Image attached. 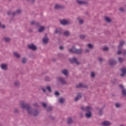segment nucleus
<instances>
[{
	"label": "nucleus",
	"mask_w": 126,
	"mask_h": 126,
	"mask_svg": "<svg viewBox=\"0 0 126 126\" xmlns=\"http://www.w3.org/2000/svg\"><path fill=\"white\" fill-rule=\"evenodd\" d=\"M21 107L23 110H27L28 115L33 116V117H37L40 114L39 110L36 108L33 109L31 108L30 104L26 103L25 101L21 102Z\"/></svg>",
	"instance_id": "1"
},
{
	"label": "nucleus",
	"mask_w": 126,
	"mask_h": 126,
	"mask_svg": "<svg viewBox=\"0 0 126 126\" xmlns=\"http://www.w3.org/2000/svg\"><path fill=\"white\" fill-rule=\"evenodd\" d=\"M81 110L85 112V116L87 119H90L91 117H92V112H91V107L88 106L87 107L82 106L81 107Z\"/></svg>",
	"instance_id": "2"
},
{
	"label": "nucleus",
	"mask_w": 126,
	"mask_h": 126,
	"mask_svg": "<svg viewBox=\"0 0 126 126\" xmlns=\"http://www.w3.org/2000/svg\"><path fill=\"white\" fill-rule=\"evenodd\" d=\"M69 61L71 63H75V64H77V65H79V64H80V63H79L77 58L75 57H73L72 58L69 59Z\"/></svg>",
	"instance_id": "3"
},
{
	"label": "nucleus",
	"mask_w": 126,
	"mask_h": 126,
	"mask_svg": "<svg viewBox=\"0 0 126 126\" xmlns=\"http://www.w3.org/2000/svg\"><path fill=\"white\" fill-rule=\"evenodd\" d=\"M60 24H61V25H63V26L65 25H69V24H70V21H67L65 19H63L62 20L60 21Z\"/></svg>",
	"instance_id": "4"
},
{
	"label": "nucleus",
	"mask_w": 126,
	"mask_h": 126,
	"mask_svg": "<svg viewBox=\"0 0 126 126\" xmlns=\"http://www.w3.org/2000/svg\"><path fill=\"white\" fill-rule=\"evenodd\" d=\"M119 86L120 88L121 89V93L122 94V95L126 96V89H125V87H124V85L120 84Z\"/></svg>",
	"instance_id": "5"
},
{
	"label": "nucleus",
	"mask_w": 126,
	"mask_h": 126,
	"mask_svg": "<svg viewBox=\"0 0 126 126\" xmlns=\"http://www.w3.org/2000/svg\"><path fill=\"white\" fill-rule=\"evenodd\" d=\"M28 48L29 50H32V51L37 50V46L34 45L33 43H31V44H29L28 45Z\"/></svg>",
	"instance_id": "6"
},
{
	"label": "nucleus",
	"mask_w": 126,
	"mask_h": 126,
	"mask_svg": "<svg viewBox=\"0 0 126 126\" xmlns=\"http://www.w3.org/2000/svg\"><path fill=\"white\" fill-rule=\"evenodd\" d=\"M58 81L61 83V84H63V85H66L67 83L65 81V79L63 77H58Z\"/></svg>",
	"instance_id": "7"
},
{
	"label": "nucleus",
	"mask_w": 126,
	"mask_h": 126,
	"mask_svg": "<svg viewBox=\"0 0 126 126\" xmlns=\"http://www.w3.org/2000/svg\"><path fill=\"white\" fill-rule=\"evenodd\" d=\"M82 98V94L81 93H78L77 94V96L75 97L74 101L75 102H77L78 100Z\"/></svg>",
	"instance_id": "8"
},
{
	"label": "nucleus",
	"mask_w": 126,
	"mask_h": 126,
	"mask_svg": "<svg viewBox=\"0 0 126 126\" xmlns=\"http://www.w3.org/2000/svg\"><path fill=\"white\" fill-rule=\"evenodd\" d=\"M42 42L43 44H48L49 42V37H48L47 34H45L44 37L43 38Z\"/></svg>",
	"instance_id": "9"
},
{
	"label": "nucleus",
	"mask_w": 126,
	"mask_h": 126,
	"mask_svg": "<svg viewBox=\"0 0 126 126\" xmlns=\"http://www.w3.org/2000/svg\"><path fill=\"white\" fill-rule=\"evenodd\" d=\"M62 31L63 30H62V28H58L55 30L54 33L58 34V35H62Z\"/></svg>",
	"instance_id": "10"
},
{
	"label": "nucleus",
	"mask_w": 126,
	"mask_h": 126,
	"mask_svg": "<svg viewBox=\"0 0 126 126\" xmlns=\"http://www.w3.org/2000/svg\"><path fill=\"white\" fill-rule=\"evenodd\" d=\"M117 64V61L115 60V59H111L109 60V65L110 66H114Z\"/></svg>",
	"instance_id": "11"
},
{
	"label": "nucleus",
	"mask_w": 126,
	"mask_h": 126,
	"mask_svg": "<svg viewBox=\"0 0 126 126\" xmlns=\"http://www.w3.org/2000/svg\"><path fill=\"white\" fill-rule=\"evenodd\" d=\"M87 85L80 83L76 85V88H87Z\"/></svg>",
	"instance_id": "12"
},
{
	"label": "nucleus",
	"mask_w": 126,
	"mask_h": 126,
	"mask_svg": "<svg viewBox=\"0 0 126 126\" xmlns=\"http://www.w3.org/2000/svg\"><path fill=\"white\" fill-rule=\"evenodd\" d=\"M76 3L78 4H88V1H81L80 0H76Z\"/></svg>",
	"instance_id": "13"
},
{
	"label": "nucleus",
	"mask_w": 126,
	"mask_h": 126,
	"mask_svg": "<svg viewBox=\"0 0 126 126\" xmlns=\"http://www.w3.org/2000/svg\"><path fill=\"white\" fill-rule=\"evenodd\" d=\"M54 8L55 9H63V8H64V6L56 4L55 5Z\"/></svg>",
	"instance_id": "14"
},
{
	"label": "nucleus",
	"mask_w": 126,
	"mask_h": 126,
	"mask_svg": "<svg viewBox=\"0 0 126 126\" xmlns=\"http://www.w3.org/2000/svg\"><path fill=\"white\" fill-rule=\"evenodd\" d=\"M121 71H122V73L120 75L121 76L123 77L125 76V75L126 74V68L123 67L121 69Z\"/></svg>",
	"instance_id": "15"
},
{
	"label": "nucleus",
	"mask_w": 126,
	"mask_h": 126,
	"mask_svg": "<svg viewBox=\"0 0 126 126\" xmlns=\"http://www.w3.org/2000/svg\"><path fill=\"white\" fill-rule=\"evenodd\" d=\"M0 68L3 70H6L7 69V64H4V63L1 64Z\"/></svg>",
	"instance_id": "16"
},
{
	"label": "nucleus",
	"mask_w": 126,
	"mask_h": 126,
	"mask_svg": "<svg viewBox=\"0 0 126 126\" xmlns=\"http://www.w3.org/2000/svg\"><path fill=\"white\" fill-rule=\"evenodd\" d=\"M76 49L77 48L75 47V46H72L71 49H69V53H72L73 54H75Z\"/></svg>",
	"instance_id": "17"
},
{
	"label": "nucleus",
	"mask_w": 126,
	"mask_h": 126,
	"mask_svg": "<svg viewBox=\"0 0 126 126\" xmlns=\"http://www.w3.org/2000/svg\"><path fill=\"white\" fill-rule=\"evenodd\" d=\"M62 73L65 75V76H67L68 74V70H67L66 69H64L62 70Z\"/></svg>",
	"instance_id": "18"
},
{
	"label": "nucleus",
	"mask_w": 126,
	"mask_h": 126,
	"mask_svg": "<svg viewBox=\"0 0 126 126\" xmlns=\"http://www.w3.org/2000/svg\"><path fill=\"white\" fill-rule=\"evenodd\" d=\"M124 44H125V40L120 41V43L118 45V50H121L122 47L124 46Z\"/></svg>",
	"instance_id": "19"
},
{
	"label": "nucleus",
	"mask_w": 126,
	"mask_h": 126,
	"mask_svg": "<svg viewBox=\"0 0 126 126\" xmlns=\"http://www.w3.org/2000/svg\"><path fill=\"white\" fill-rule=\"evenodd\" d=\"M75 54H76L77 55H81V54H82V49H76V51H75Z\"/></svg>",
	"instance_id": "20"
},
{
	"label": "nucleus",
	"mask_w": 126,
	"mask_h": 126,
	"mask_svg": "<svg viewBox=\"0 0 126 126\" xmlns=\"http://www.w3.org/2000/svg\"><path fill=\"white\" fill-rule=\"evenodd\" d=\"M103 108L98 109V116H99V117H102L103 115Z\"/></svg>",
	"instance_id": "21"
},
{
	"label": "nucleus",
	"mask_w": 126,
	"mask_h": 126,
	"mask_svg": "<svg viewBox=\"0 0 126 126\" xmlns=\"http://www.w3.org/2000/svg\"><path fill=\"white\" fill-rule=\"evenodd\" d=\"M44 30H45V27L41 26L38 29V32H39V33H42V32H44Z\"/></svg>",
	"instance_id": "22"
},
{
	"label": "nucleus",
	"mask_w": 126,
	"mask_h": 126,
	"mask_svg": "<svg viewBox=\"0 0 126 126\" xmlns=\"http://www.w3.org/2000/svg\"><path fill=\"white\" fill-rule=\"evenodd\" d=\"M102 126H111V124L110 123V122H109V121H104L102 123Z\"/></svg>",
	"instance_id": "23"
},
{
	"label": "nucleus",
	"mask_w": 126,
	"mask_h": 126,
	"mask_svg": "<svg viewBox=\"0 0 126 126\" xmlns=\"http://www.w3.org/2000/svg\"><path fill=\"white\" fill-rule=\"evenodd\" d=\"M73 123V120H72V118L71 117H69L68 118L67 121V123L68 125H71Z\"/></svg>",
	"instance_id": "24"
},
{
	"label": "nucleus",
	"mask_w": 126,
	"mask_h": 126,
	"mask_svg": "<svg viewBox=\"0 0 126 126\" xmlns=\"http://www.w3.org/2000/svg\"><path fill=\"white\" fill-rule=\"evenodd\" d=\"M53 108L52 106H49L46 107V112H52V111H53Z\"/></svg>",
	"instance_id": "25"
},
{
	"label": "nucleus",
	"mask_w": 126,
	"mask_h": 126,
	"mask_svg": "<svg viewBox=\"0 0 126 126\" xmlns=\"http://www.w3.org/2000/svg\"><path fill=\"white\" fill-rule=\"evenodd\" d=\"M64 36L65 37H69L70 36V32L68 31H66L63 32Z\"/></svg>",
	"instance_id": "26"
},
{
	"label": "nucleus",
	"mask_w": 126,
	"mask_h": 126,
	"mask_svg": "<svg viewBox=\"0 0 126 126\" xmlns=\"http://www.w3.org/2000/svg\"><path fill=\"white\" fill-rule=\"evenodd\" d=\"M14 56L16 57L17 59H19L20 58V54L18 53V52H14Z\"/></svg>",
	"instance_id": "27"
},
{
	"label": "nucleus",
	"mask_w": 126,
	"mask_h": 126,
	"mask_svg": "<svg viewBox=\"0 0 126 126\" xmlns=\"http://www.w3.org/2000/svg\"><path fill=\"white\" fill-rule=\"evenodd\" d=\"M59 102L60 104H63L64 103V99L63 98L61 97L59 99Z\"/></svg>",
	"instance_id": "28"
},
{
	"label": "nucleus",
	"mask_w": 126,
	"mask_h": 126,
	"mask_svg": "<svg viewBox=\"0 0 126 126\" xmlns=\"http://www.w3.org/2000/svg\"><path fill=\"white\" fill-rule=\"evenodd\" d=\"M105 21H106V22H108V23H110V22H112V20L108 17H105Z\"/></svg>",
	"instance_id": "29"
},
{
	"label": "nucleus",
	"mask_w": 126,
	"mask_h": 126,
	"mask_svg": "<svg viewBox=\"0 0 126 126\" xmlns=\"http://www.w3.org/2000/svg\"><path fill=\"white\" fill-rule=\"evenodd\" d=\"M14 85L16 87H19L20 84H19V82L18 81H15L14 82Z\"/></svg>",
	"instance_id": "30"
},
{
	"label": "nucleus",
	"mask_w": 126,
	"mask_h": 126,
	"mask_svg": "<svg viewBox=\"0 0 126 126\" xmlns=\"http://www.w3.org/2000/svg\"><path fill=\"white\" fill-rule=\"evenodd\" d=\"M77 19L78 20L79 24H82L83 23V19H80L79 17H77Z\"/></svg>",
	"instance_id": "31"
},
{
	"label": "nucleus",
	"mask_w": 126,
	"mask_h": 126,
	"mask_svg": "<svg viewBox=\"0 0 126 126\" xmlns=\"http://www.w3.org/2000/svg\"><path fill=\"white\" fill-rule=\"evenodd\" d=\"M118 62L120 63H124V59H123L121 57H119L118 58Z\"/></svg>",
	"instance_id": "32"
},
{
	"label": "nucleus",
	"mask_w": 126,
	"mask_h": 126,
	"mask_svg": "<svg viewBox=\"0 0 126 126\" xmlns=\"http://www.w3.org/2000/svg\"><path fill=\"white\" fill-rule=\"evenodd\" d=\"M22 63H26L27 62V59H26V58L24 57L22 59Z\"/></svg>",
	"instance_id": "33"
},
{
	"label": "nucleus",
	"mask_w": 126,
	"mask_h": 126,
	"mask_svg": "<svg viewBox=\"0 0 126 126\" xmlns=\"http://www.w3.org/2000/svg\"><path fill=\"white\" fill-rule=\"evenodd\" d=\"M42 107L43 108H44V109H46L48 107H47V103H45V102H43L42 103Z\"/></svg>",
	"instance_id": "34"
},
{
	"label": "nucleus",
	"mask_w": 126,
	"mask_h": 126,
	"mask_svg": "<svg viewBox=\"0 0 126 126\" xmlns=\"http://www.w3.org/2000/svg\"><path fill=\"white\" fill-rule=\"evenodd\" d=\"M48 118L51 120V121H55V117H53L52 115H50L49 116H48Z\"/></svg>",
	"instance_id": "35"
},
{
	"label": "nucleus",
	"mask_w": 126,
	"mask_h": 126,
	"mask_svg": "<svg viewBox=\"0 0 126 126\" xmlns=\"http://www.w3.org/2000/svg\"><path fill=\"white\" fill-rule=\"evenodd\" d=\"M46 90H47L49 92H52V89H51V87L49 86H47L46 87Z\"/></svg>",
	"instance_id": "36"
},
{
	"label": "nucleus",
	"mask_w": 126,
	"mask_h": 126,
	"mask_svg": "<svg viewBox=\"0 0 126 126\" xmlns=\"http://www.w3.org/2000/svg\"><path fill=\"white\" fill-rule=\"evenodd\" d=\"M88 47L89 49H93L94 48L93 44H91L90 43L88 44Z\"/></svg>",
	"instance_id": "37"
},
{
	"label": "nucleus",
	"mask_w": 126,
	"mask_h": 126,
	"mask_svg": "<svg viewBox=\"0 0 126 126\" xmlns=\"http://www.w3.org/2000/svg\"><path fill=\"white\" fill-rule=\"evenodd\" d=\"M45 81H50L51 80V78L49 76H46L45 78Z\"/></svg>",
	"instance_id": "38"
},
{
	"label": "nucleus",
	"mask_w": 126,
	"mask_h": 126,
	"mask_svg": "<svg viewBox=\"0 0 126 126\" xmlns=\"http://www.w3.org/2000/svg\"><path fill=\"white\" fill-rule=\"evenodd\" d=\"M14 114H18V113H19V110H18V109L17 108H15L14 109Z\"/></svg>",
	"instance_id": "39"
},
{
	"label": "nucleus",
	"mask_w": 126,
	"mask_h": 126,
	"mask_svg": "<svg viewBox=\"0 0 126 126\" xmlns=\"http://www.w3.org/2000/svg\"><path fill=\"white\" fill-rule=\"evenodd\" d=\"M10 38L9 37H5V41L6 42H10Z\"/></svg>",
	"instance_id": "40"
},
{
	"label": "nucleus",
	"mask_w": 126,
	"mask_h": 126,
	"mask_svg": "<svg viewBox=\"0 0 126 126\" xmlns=\"http://www.w3.org/2000/svg\"><path fill=\"white\" fill-rule=\"evenodd\" d=\"M115 107L116 108H120L121 107V104L119 103H115Z\"/></svg>",
	"instance_id": "41"
},
{
	"label": "nucleus",
	"mask_w": 126,
	"mask_h": 126,
	"mask_svg": "<svg viewBox=\"0 0 126 126\" xmlns=\"http://www.w3.org/2000/svg\"><path fill=\"white\" fill-rule=\"evenodd\" d=\"M35 25L37 27H41V24L40 23H38V22H36L35 23Z\"/></svg>",
	"instance_id": "42"
},
{
	"label": "nucleus",
	"mask_w": 126,
	"mask_h": 126,
	"mask_svg": "<svg viewBox=\"0 0 126 126\" xmlns=\"http://www.w3.org/2000/svg\"><path fill=\"white\" fill-rule=\"evenodd\" d=\"M16 13H17L18 14H20V13H21V9H19L17 10Z\"/></svg>",
	"instance_id": "43"
},
{
	"label": "nucleus",
	"mask_w": 126,
	"mask_h": 126,
	"mask_svg": "<svg viewBox=\"0 0 126 126\" xmlns=\"http://www.w3.org/2000/svg\"><path fill=\"white\" fill-rule=\"evenodd\" d=\"M97 60L99 61V62H100V63H102V62H103V58H102L98 57L97 58Z\"/></svg>",
	"instance_id": "44"
},
{
	"label": "nucleus",
	"mask_w": 126,
	"mask_h": 126,
	"mask_svg": "<svg viewBox=\"0 0 126 126\" xmlns=\"http://www.w3.org/2000/svg\"><path fill=\"white\" fill-rule=\"evenodd\" d=\"M36 22L32 21L31 22V25H36Z\"/></svg>",
	"instance_id": "45"
},
{
	"label": "nucleus",
	"mask_w": 126,
	"mask_h": 126,
	"mask_svg": "<svg viewBox=\"0 0 126 126\" xmlns=\"http://www.w3.org/2000/svg\"><path fill=\"white\" fill-rule=\"evenodd\" d=\"M122 54H123V56L126 58V51L124 50L123 51Z\"/></svg>",
	"instance_id": "46"
},
{
	"label": "nucleus",
	"mask_w": 126,
	"mask_h": 126,
	"mask_svg": "<svg viewBox=\"0 0 126 126\" xmlns=\"http://www.w3.org/2000/svg\"><path fill=\"white\" fill-rule=\"evenodd\" d=\"M102 50H103V51H108L109 48H108V47H103V48H102Z\"/></svg>",
	"instance_id": "47"
},
{
	"label": "nucleus",
	"mask_w": 126,
	"mask_h": 126,
	"mask_svg": "<svg viewBox=\"0 0 126 126\" xmlns=\"http://www.w3.org/2000/svg\"><path fill=\"white\" fill-rule=\"evenodd\" d=\"M80 39H84L85 38V35L83 34H81V35L79 36Z\"/></svg>",
	"instance_id": "48"
},
{
	"label": "nucleus",
	"mask_w": 126,
	"mask_h": 126,
	"mask_svg": "<svg viewBox=\"0 0 126 126\" xmlns=\"http://www.w3.org/2000/svg\"><path fill=\"white\" fill-rule=\"evenodd\" d=\"M119 10H120V11H121V12H124V11H125V9H124V8H123V7H121V8H119Z\"/></svg>",
	"instance_id": "49"
},
{
	"label": "nucleus",
	"mask_w": 126,
	"mask_h": 126,
	"mask_svg": "<svg viewBox=\"0 0 126 126\" xmlns=\"http://www.w3.org/2000/svg\"><path fill=\"white\" fill-rule=\"evenodd\" d=\"M91 77H95V73L92 72L91 75Z\"/></svg>",
	"instance_id": "50"
},
{
	"label": "nucleus",
	"mask_w": 126,
	"mask_h": 126,
	"mask_svg": "<svg viewBox=\"0 0 126 126\" xmlns=\"http://www.w3.org/2000/svg\"><path fill=\"white\" fill-rule=\"evenodd\" d=\"M55 94L56 95V96H59V95H60V93L58 91H56L55 93Z\"/></svg>",
	"instance_id": "51"
},
{
	"label": "nucleus",
	"mask_w": 126,
	"mask_h": 126,
	"mask_svg": "<svg viewBox=\"0 0 126 126\" xmlns=\"http://www.w3.org/2000/svg\"><path fill=\"white\" fill-rule=\"evenodd\" d=\"M116 81H117V80L114 79L111 81V83L112 84H115L116 83Z\"/></svg>",
	"instance_id": "52"
},
{
	"label": "nucleus",
	"mask_w": 126,
	"mask_h": 126,
	"mask_svg": "<svg viewBox=\"0 0 126 126\" xmlns=\"http://www.w3.org/2000/svg\"><path fill=\"white\" fill-rule=\"evenodd\" d=\"M27 1H31L32 3H34L35 2V0H27Z\"/></svg>",
	"instance_id": "53"
},
{
	"label": "nucleus",
	"mask_w": 126,
	"mask_h": 126,
	"mask_svg": "<svg viewBox=\"0 0 126 126\" xmlns=\"http://www.w3.org/2000/svg\"><path fill=\"white\" fill-rule=\"evenodd\" d=\"M41 90L44 92V93H46V89H45V88H41Z\"/></svg>",
	"instance_id": "54"
},
{
	"label": "nucleus",
	"mask_w": 126,
	"mask_h": 126,
	"mask_svg": "<svg viewBox=\"0 0 126 126\" xmlns=\"http://www.w3.org/2000/svg\"><path fill=\"white\" fill-rule=\"evenodd\" d=\"M16 12H13L12 15V16H15V14H16Z\"/></svg>",
	"instance_id": "55"
},
{
	"label": "nucleus",
	"mask_w": 126,
	"mask_h": 126,
	"mask_svg": "<svg viewBox=\"0 0 126 126\" xmlns=\"http://www.w3.org/2000/svg\"><path fill=\"white\" fill-rule=\"evenodd\" d=\"M80 118H83V113H80Z\"/></svg>",
	"instance_id": "56"
},
{
	"label": "nucleus",
	"mask_w": 126,
	"mask_h": 126,
	"mask_svg": "<svg viewBox=\"0 0 126 126\" xmlns=\"http://www.w3.org/2000/svg\"><path fill=\"white\" fill-rule=\"evenodd\" d=\"M117 54L118 55H121V54H122V51H121L120 50L117 52Z\"/></svg>",
	"instance_id": "57"
},
{
	"label": "nucleus",
	"mask_w": 126,
	"mask_h": 126,
	"mask_svg": "<svg viewBox=\"0 0 126 126\" xmlns=\"http://www.w3.org/2000/svg\"><path fill=\"white\" fill-rule=\"evenodd\" d=\"M7 14V15H10V14H11V12H10V11H8Z\"/></svg>",
	"instance_id": "58"
},
{
	"label": "nucleus",
	"mask_w": 126,
	"mask_h": 126,
	"mask_svg": "<svg viewBox=\"0 0 126 126\" xmlns=\"http://www.w3.org/2000/svg\"><path fill=\"white\" fill-rule=\"evenodd\" d=\"M60 49L61 50H63V46H60Z\"/></svg>",
	"instance_id": "59"
},
{
	"label": "nucleus",
	"mask_w": 126,
	"mask_h": 126,
	"mask_svg": "<svg viewBox=\"0 0 126 126\" xmlns=\"http://www.w3.org/2000/svg\"><path fill=\"white\" fill-rule=\"evenodd\" d=\"M1 28H2V29H4V28H5V25H2Z\"/></svg>",
	"instance_id": "60"
},
{
	"label": "nucleus",
	"mask_w": 126,
	"mask_h": 126,
	"mask_svg": "<svg viewBox=\"0 0 126 126\" xmlns=\"http://www.w3.org/2000/svg\"><path fill=\"white\" fill-rule=\"evenodd\" d=\"M85 52H86V53H89V49H86V50H85Z\"/></svg>",
	"instance_id": "61"
},
{
	"label": "nucleus",
	"mask_w": 126,
	"mask_h": 126,
	"mask_svg": "<svg viewBox=\"0 0 126 126\" xmlns=\"http://www.w3.org/2000/svg\"><path fill=\"white\" fill-rule=\"evenodd\" d=\"M33 105L35 106V107H38V104L37 103H34Z\"/></svg>",
	"instance_id": "62"
},
{
	"label": "nucleus",
	"mask_w": 126,
	"mask_h": 126,
	"mask_svg": "<svg viewBox=\"0 0 126 126\" xmlns=\"http://www.w3.org/2000/svg\"><path fill=\"white\" fill-rule=\"evenodd\" d=\"M29 31H30V32H32L33 31V30L31 29H30Z\"/></svg>",
	"instance_id": "63"
},
{
	"label": "nucleus",
	"mask_w": 126,
	"mask_h": 126,
	"mask_svg": "<svg viewBox=\"0 0 126 126\" xmlns=\"http://www.w3.org/2000/svg\"><path fill=\"white\" fill-rule=\"evenodd\" d=\"M52 61H53V62H56L57 61V60H56L55 59H53Z\"/></svg>",
	"instance_id": "64"
}]
</instances>
